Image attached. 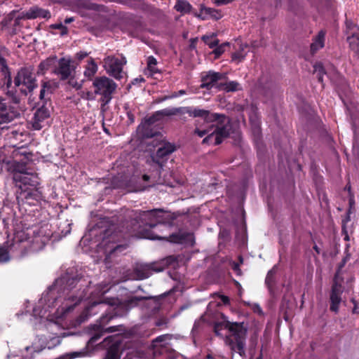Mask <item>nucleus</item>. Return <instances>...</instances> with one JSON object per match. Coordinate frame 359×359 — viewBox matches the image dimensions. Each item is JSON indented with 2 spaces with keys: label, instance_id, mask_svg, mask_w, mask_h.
Segmentation results:
<instances>
[{
  "label": "nucleus",
  "instance_id": "nucleus-1",
  "mask_svg": "<svg viewBox=\"0 0 359 359\" xmlns=\"http://www.w3.org/2000/svg\"><path fill=\"white\" fill-rule=\"evenodd\" d=\"M109 290V287L106 285L98 288L97 292L93 293L88 299L83 301L80 292L75 294V292H67L64 296L55 298L54 290L50 289L39 300L38 306L33 310V315L34 317L39 316L41 320L46 319L55 324H60V321L66 318L76 306L82 304L83 308L82 313L75 322L71 323L72 326L76 327L98 313L100 306L104 303L102 296Z\"/></svg>",
  "mask_w": 359,
  "mask_h": 359
},
{
  "label": "nucleus",
  "instance_id": "nucleus-2",
  "mask_svg": "<svg viewBox=\"0 0 359 359\" xmlns=\"http://www.w3.org/2000/svg\"><path fill=\"white\" fill-rule=\"evenodd\" d=\"M222 322L215 324V334L224 337L222 331L227 330L230 334L224 337L225 344L229 346L231 351L238 353L241 356L244 355L247 328L243 323L228 321L224 316H222Z\"/></svg>",
  "mask_w": 359,
  "mask_h": 359
},
{
  "label": "nucleus",
  "instance_id": "nucleus-3",
  "mask_svg": "<svg viewBox=\"0 0 359 359\" xmlns=\"http://www.w3.org/2000/svg\"><path fill=\"white\" fill-rule=\"evenodd\" d=\"M178 114H182V107L178 108H166L161 111H156L152 116L140 124L137 128V132L144 137H152L156 134L151 133L152 125L157 121L161 120L165 116H171Z\"/></svg>",
  "mask_w": 359,
  "mask_h": 359
},
{
  "label": "nucleus",
  "instance_id": "nucleus-4",
  "mask_svg": "<svg viewBox=\"0 0 359 359\" xmlns=\"http://www.w3.org/2000/svg\"><path fill=\"white\" fill-rule=\"evenodd\" d=\"M195 133L199 137H203L208 134V135L203 139V143L219 144L222 142V139L229 135V128L227 126L219 127L215 124H212L208 129L196 128Z\"/></svg>",
  "mask_w": 359,
  "mask_h": 359
},
{
  "label": "nucleus",
  "instance_id": "nucleus-5",
  "mask_svg": "<svg viewBox=\"0 0 359 359\" xmlns=\"http://www.w3.org/2000/svg\"><path fill=\"white\" fill-rule=\"evenodd\" d=\"M126 64V59L123 57L109 55L103 60V68L106 72L116 79H121L123 77V68Z\"/></svg>",
  "mask_w": 359,
  "mask_h": 359
},
{
  "label": "nucleus",
  "instance_id": "nucleus-6",
  "mask_svg": "<svg viewBox=\"0 0 359 359\" xmlns=\"http://www.w3.org/2000/svg\"><path fill=\"white\" fill-rule=\"evenodd\" d=\"M95 93L103 96L108 102L111 98V94L116 88V83L107 76H98L95 78L93 82Z\"/></svg>",
  "mask_w": 359,
  "mask_h": 359
},
{
  "label": "nucleus",
  "instance_id": "nucleus-7",
  "mask_svg": "<svg viewBox=\"0 0 359 359\" xmlns=\"http://www.w3.org/2000/svg\"><path fill=\"white\" fill-rule=\"evenodd\" d=\"M15 85L20 88V90L27 93L36 87L35 78L32 71L28 68L21 69L15 77Z\"/></svg>",
  "mask_w": 359,
  "mask_h": 359
},
{
  "label": "nucleus",
  "instance_id": "nucleus-8",
  "mask_svg": "<svg viewBox=\"0 0 359 359\" xmlns=\"http://www.w3.org/2000/svg\"><path fill=\"white\" fill-rule=\"evenodd\" d=\"M342 283L343 280L339 278V273H337L334 278V283L330 294V309L336 313L338 311L341 302V295L343 292Z\"/></svg>",
  "mask_w": 359,
  "mask_h": 359
},
{
  "label": "nucleus",
  "instance_id": "nucleus-9",
  "mask_svg": "<svg viewBox=\"0 0 359 359\" xmlns=\"http://www.w3.org/2000/svg\"><path fill=\"white\" fill-rule=\"evenodd\" d=\"M25 234L22 238V242L20 243V249L25 248L27 245L29 244L30 247V250L32 252H36L43 248L46 243L48 241V236H41L39 234L34 235L32 240L28 236V233L23 231Z\"/></svg>",
  "mask_w": 359,
  "mask_h": 359
},
{
  "label": "nucleus",
  "instance_id": "nucleus-10",
  "mask_svg": "<svg viewBox=\"0 0 359 359\" xmlns=\"http://www.w3.org/2000/svg\"><path fill=\"white\" fill-rule=\"evenodd\" d=\"M24 232H17L13 238V244L8 245L6 244L4 246L0 247V262H6L9 261V252L14 250H20V243L22 242V237L25 236Z\"/></svg>",
  "mask_w": 359,
  "mask_h": 359
},
{
  "label": "nucleus",
  "instance_id": "nucleus-11",
  "mask_svg": "<svg viewBox=\"0 0 359 359\" xmlns=\"http://www.w3.org/2000/svg\"><path fill=\"white\" fill-rule=\"evenodd\" d=\"M188 114L191 117H201L207 122L217 121L220 116L217 114H210L207 110L193 107H182V114Z\"/></svg>",
  "mask_w": 359,
  "mask_h": 359
},
{
  "label": "nucleus",
  "instance_id": "nucleus-12",
  "mask_svg": "<svg viewBox=\"0 0 359 359\" xmlns=\"http://www.w3.org/2000/svg\"><path fill=\"white\" fill-rule=\"evenodd\" d=\"M18 113L11 109V108L0 98V128H4L2 125L12 121L18 116Z\"/></svg>",
  "mask_w": 359,
  "mask_h": 359
},
{
  "label": "nucleus",
  "instance_id": "nucleus-13",
  "mask_svg": "<svg viewBox=\"0 0 359 359\" xmlns=\"http://www.w3.org/2000/svg\"><path fill=\"white\" fill-rule=\"evenodd\" d=\"M224 75L215 72H209L202 77L201 88H206L210 89L213 87L217 86L219 81L222 80Z\"/></svg>",
  "mask_w": 359,
  "mask_h": 359
},
{
  "label": "nucleus",
  "instance_id": "nucleus-14",
  "mask_svg": "<svg viewBox=\"0 0 359 359\" xmlns=\"http://www.w3.org/2000/svg\"><path fill=\"white\" fill-rule=\"evenodd\" d=\"M49 111L46 108L41 107L36 110L32 120V127L35 130L41 129L49 117Z\"/></svg>",
  "mask_w": 359,
  "mask_h": 359
},
{
  "label": "nucleus",
  "instance_id": "nucleus-15",
  "mask_svg": "<svg viewBox=\"0 0 359 359\" xmlns=\"http://www.w3.org/2000/svg\"><path fill=\"white\" fill-rule=\"evenodd\" d=\"M155 134L154 136L157 135L158 140L160 141L159 144L157 145L158 147L156 151V156L158 158H163L172 154L175 150V147L173 144L163 142L162 135Z\"/></svg>",
  "mask_w": 359,
  "mask_h": 359
},
{
  "label": "nucleus",
  "instance_id": "nucleus-16",
  "mask_svg": "<svg viewBox=\"0 0 359 359\" xmlns=\"http://www.w3.org/2000/svg\"><path fill=\"white\" fill-rule=\"evenodd\" d=\"M194 15L201 20H206L208 18L218 20L222 18V14L219 11L212 8L205 7L203 5L201 6L200 13H194Z\"/></svg>",
  "mask_w": 359,
  "mask_h": 359
},
{
  "label": "nucleus",
  "instance_id": "nucleus-17",
  "mask_svg": "<svg viewBox=\"0 0 359 359\" xmlns=\"http://www.w3.org/2000/svg\"><path fill=\"white\" fill-rule=\"evenodd\" d=\"M20 188L22 189V191L20 192V195L17 196V199L18 202L20 203V200H23L24 198L26 199L27 203L29 204H34V202L29 201V200H35L36 201H38L40 198V194L37 190L34 189H22L21 186H20Z\"/></svg>",
  "mask_w": 359,
  "mask_h": 359
},
{
  "label": "nucleus",
  "instance_id": "nucleus-18",
  "mask_svg": "<svg viewBox=\"0 0 359 359\" xmlns=\"http://www.w3.org/2000/svg\"><path fill=\"white\" fill-rule=\"evenodd\" d=\"M161 212L156 210H153L144 213L145 219H148L149 222H147L146 224L150 228H154L158 224L162 222L161 216Z\"/></svg>",
  "mask_w": 359,
  "mask_h": 359
},
{
  "label": "nucleus",
  "instance_id": "nucleus-19",
  "mask_svg": "<svg viewBox=\"0 0 359 359\" xmlns=\"http://www.w3.org/2000/svg\"><path fill=\"white\" fill-rule=\"evenodd\" d=\"M70 62L71 60L66 58H62L59 60L57 74L60 75L62 79H66L70 76L72 73Z\"/></svg>",
  "mask_w": 359,
  "mask_h": 359
},
{
  "label": "nucleus",
  "instance_id": "nucleus-20",
  "mask_svg": "<svg viewBox=\"0 0 359 359\" xmlns=\"http://www.w3.org/2000/svg\"><path fill=\"white\" fill-rule=\"evenodd\" d=\"M14 180L21 182L24 186L30 185L35 187L39 184L36 176L28 173L15 174Z\"/></svg>",
  "mask_w": 359,
  "mask_h": 359
},
{
  "label": "nucleus",
  "instance_id": "nucleus-21",
  "mask_svg": "<svg viewBox=\"0 0 359 359\" xmlns=\"http://www.w3.org/2000/svg\"><path fill=\"white\" fill-rule=\"evenodd\" d=\"M24 17L27 19H34L36 18H49L50 13L47 10L32 7L24 14Z\"/></svg>",
  "mask_w": 359,
  "mask_h": 359
},
{
  "label": "nucleus",
  "instance_id": "nucleus-22",
  "mask_svg": "<svg viewBox=\"0 0 359 359\" xmlns=\"http://www.w3.org/2000/svg\"><path fill=\"white\" fill-rule=\"evenodd\" d=\"M229 304V299L228 297L220 294H214L212 295V300L209 303L208 306V311H211L217 306L222 305H227Z\"/></svg>",
  "mask_w": 359,
  "mask_h": 359
},
{
  "label": "nucleus",
  "instance_id": "nucleus-23",
  "mask_svg": "<svg viewBox=\"0 0 359 359\" xmlns=\"http://www.w3.org/2000/svg\"><path fill=\"white\" fill-rule=\"evenodd\" d=\"M170 241L173 243L193 245L194 243V236L191 233H187L186 235H172L170 237Z\"/></svg>",
  "mask_w": 359,
  "mask_h": 359
},
{
  "label": "nucleus",
  "instance_id": "nucleus-24",
  "mask_svg": "<svg viewBox=\"0 0 359 359\" xmlns=\"http://www.w3.org/2000/svg\"><path fill=\"white\" fill-rule=\"evenodd\" d=\"M325 32L323 31L319 32L318 35L313 39V43L311 45V50L312 53L318 51L322 48L325 44Z\"/></svg>",
  "mask_w": 359,
  "mask_h": 359
},
{
  "label": "nucleus",
  "instance_id": "nucleus-25",
  "mask_svg": "<svg viewBox=\"0 0 359 359\" xmlns=\"http://www.w3.org/2000/svg\"><path fill=\"white\" fill-rule=\"evenodd\" d=\"M191 5L186 0H177L175 8L182 14L189 13L191 11Z\"/></svg>",
  "mask_w": 359,
  "mask_h": 359
},
{
  "label": "nucleus",
  "instance_id": "nucleus-26",
  "mask_svg": "<svg viewBox=\"0 0 359 359\" xmlns=\"http://www.w3.org/2000/svg\"><path fill=\"white\" fill-rule=\"evenodd\" d=\"M97 65L93 59H90V60H88L87 65L86 67L84 75L88 79H92V77L97 73Z\"/></svg>",
  "mask_w": 359,
  "mask_h": 359
},
{
  "label": "nucleus",
  "instance_id": "nucleus-27",
  "mask_svg": "<svg viewBox=\"0 0 359 359\" xmlns=\"http://www.w3.org/2000/svg\"><path fill=\"white\" fill-rule=\"evenodd\" d=\"M248 50V45L245 44L241 46L240 50L233 54L232 60L237 63L241 62L245 57Z\"/></svg>",
  "mask_w": 359,
  "mask_h": 359
},
{
  "label": "nucleus",
  "instance_id": "nucleus-28",
  "mask_svg": "<svg viewBox=\"0 0 359 359\" xmlns=\"http://www.w3.org/2000/svg\"><path fill=\"white\" fill-rule=\"evenodd\" d=\"M351 49L359 55V35H352L348 38Z\"/></svg>",
  "mask_w": 359,
  "mask_h": 359
},
{
  "label": "nucleus",
  "instance_id": "nucleus-29",
  "mask_svg": "<svg viewBox=\"0 0 359 359\" xmlns=\"http://www.w3.org/2000/svg\"><path fill=\"white\" fill-rule=\"evenodd\" d=\"M156 64H157V61L154 57L149 56L148 57V59H147V70H148V72H149V74L151 75L157 72V68L156 67Z\"/></svg>",
  "mask_w": 359,
  "mask_h": 359
},
{
  "label": "nucleus",
  "instance_id": "nucleus-30",
  "mask_svg": "<svg viewBox=\"0 0 359 359\" xmlns=\"http://www.w3.org/2000/svg\"><path fill=\"white\" fill-rule=\"evenodd\" d=\"M138 236L142 238H147V239H150V240L163 239V238L161 236L155 234L154 233L151 232L150 230H145V231L141 232Z\"/></svg>",
  "mask_w": 359,
  "mask_h": 359
},
{
  "label": "nucleus",
  "instance_id": "nucleus-31",
  "mask_svg": "<svg viewBox=\"0 0 359 359\" xmlns=\"http://www.w3.org/2000/svg\"><path fill=\"white\" fill-rule=\"evenodd\" d=\"M239 86H240V85L238 83H237L236 81H230V82L224 83L222 86V88L227 92H230V91H236V90H239L240 89Z\"/></svg>",
  "mask_w": 359,
  "mask_h": 359
},
{
  "label": "nucleus",
  "instance_id": "nucleus-32",
  "mask_svg": "<svg viewBox=\"0 0 359 359\" xmlns=\"http://www.w3.org/2000/svg\"><path fill=\"white\" fill-rule=\"evenodd\" d=\"M276 273V266H275L267 273L265 282L269 287H270L272 285V284L274 281V277H275Z\"/></svg>",
  "mask_w": 359,
  "mask_h": 359
},
{
  "label": "nucleus",
  "instance_id": "nucleus-33",
  "mask_svg": "<svg viewBox=\"0 0 359 359\" xmlns=\"http://www.w3.org/2000/svg\"><path fill=\"white\" fill-rule=\"evenodd\" d=\"M202 39L211 48L217 46L219 43V41L212 36H203Z\"/></svg>",
  "mask_w": 359,
  "mask_h": 359
},
{
  "label": "nucleus",
  "instance_id": "nucleus-34",
  "mask_svg": "<svg viewBox=\"0 0 359 359\" xmlns=\"http://www.w3.org/2000/svg\"><path fill=\"white\" fill-rule=\"evenodd\" d=\"M228 45V43H223L220 46H215V48L213 50V53L215 55V57H218L221 55L224 52L225 47Z\"/></svg>",
  "mask_w": 359,
  "mask_h": 359
},
{
  "label": "nucleus",
  "instance_id": "nucleus-35",
  "mask_svg": "<svg viewBox=\"0 0 359 359\" xmlns=\"http://www.w3.org/2000/svg\"><path fill=\"white\" fill-rule=\"evenodd\" d=\"M104 359H120V356L117 350L111 348Z\"/></svg>",
  "mask_w": 359,
  "mask_h": 359
},
{
  "label": "nucleus",
  "instance_id": "nucleus-36",
  "mask_svg": "<svg viewBox=\"0 0 359 359\" xmlns=\"http://www.w3.org/2000/svg\"><path fill=\"white\" fill-rule=\"evenodd\" d=\"M149 266L147 265H144V266H141V269L143 270V271H145L144 273H142V274H137V277L139 279H144V278H148L150 275H151V273L149 272Z\"/></svg>",
  "mask_w": 359,
  "mask_h": 359
},
{
  "label": "nucleus",
  "instance_id": "nucleus-37",
  "mask_svg": "<svg viewBox=\"0 0 359 359\" xmlns=\"http://www.w3.org/2000/svg\"><path fill=\"white\" fill-rule=\"evenodd\" d=\"M55 60V58H50L42 62H41L39 67L41 70L47 69H48L49 66L52 65L53 62H54Z\"/></svg>",
  "mask_w": 359,
  "mask_h": 359
},
{
  "label": "nucleus",
  "instance_id": "nucleus-38",
  "mask_svg": "<svg viewBox=\"0 0 359 359\" xmlns=\"http://www.w3.org/2000/svg\"><path fill=\"white\" fill-rule=\"evenodd\" d=\"M314 72H318V74H319L318 79H319V81H322L323 79H322L321 73L324 72V69H323V66L320 64L316 65L314 66Z\"/></svg>",
  "mask_w": 359,
  "mask_h": 359
},
{
  "label": "nucleus",
  "instance_id": "nucleus-39",
  "mask_svg": "<svg viewBox=\"0 0 359 359\" xmlns=\"http://www.w3.org/2000/svg\"><path fill=\"white\" fill-rule=\"evenodd\" d=\"M121 248H122V246H121V245H116V246L111 245V247L106 248L105 252L111 254L114 252L119 250Z\"/></svg>",
  "mask_w": 359,
  "mask_h": 359
},
{
  "label": "nucleus",
  "instance_id": "nucleus-40",
  "mask_svg": "<svg viewBox=\"0 0 359 359\" xmlns=\"http://www.w3.org/2000/svg\"><path fill=\"white\" fill-rule=\"evenodd\" d=\"M233 0H212V3L217 6L226 5L232 2Z\"/></svg>",
  "mask_w": 359,
  "mask_h": 359
},
{
  "label": "nucleus",
  "instance_id": "nucleus-41",
  "mask_svg": "<svg viewBox=\"0 0 359 359\" xmlns=\"http://www.w3.org/2000/svg\"><path fill=\"white\" fill-rule=\"evenodd\" d=\"M8 69L5 60L3 57H0V70L6 73Z\"/></svg>",
  "mask_w": 359,
  "mask_h": 359
},
{
  "label": "nucleus",
  "instance_id": "nucleus-42",
  "mask_svg": "<svg viewBox=\"0 0 359 359\" xmlns=\"http://www.w3.org/2000/svg\"><path fill=\"white\" fill-rule=\"evenodd\" d=\"M166 338H167L166 335H161V336H159V337H156L153 341L154 346H156V343L161 342V341H164Z\"/></svg>",
  "mask_w": 359,
  "mask_h": 359
},
{
  "label": "nucleus",
  "instance_id": "nucleus-43",
  "mask_svg": "<svg viewBox=\"0 0 359 359\" xmlns=\"http://www.w3.org/2000/svg\"><path fill=\"white\" fill-rule=\"evenodd\" d=\"M85 353L83 352H73L70 354L69 359H74L75 358L83 356Z\"/></svg>",
  "mask_w": 359,
  "mask_h": 359
},
{
  "label": "nucleus",
  "instance_id": "nucleus-44",
  "mask_svg": "<svg viewBox=\"0 0 359 359\" xmlns=\"http://www.w3.org/2000/svg\"><path fill=\"white\" fill-rule=\"evenodd\" d=\"M253 310L255 312L259 313V314H262V309L261 307L258 305V304H255L253 306Z\"/></svg>",
  "mask_w": 359,
  "mask_h": 359
},
{
  "label": "nucleus",
  "instance_id": "nucleus-45",
  "mask_svg": "<svg viewBox=\"0 0 359 359\" xmlns=\"http://www.w3.org/2000/svg\"><path fill=\"white\" fill-rule=\"evenodd\" d=\"M108 243H110V241H107V239L104 238L102 241V243L101 244V246L103 247L104 250L107 247H111Z\"/></svg>",
  "mask_w": 359,
  "mask_h": 359
},
{
  "label": "nucleus",
  "instance_id": "nucleus-46",
  "mask_svg": "<svg viewBox=\"0 0 359 359\" xmlns=\"http://www.w3.org/2000/svg\"><path fill=\"white\" fill-rule=\"evenodd\" d=\"M86 56H87V53H84V52H80V53H77V57L79 60H82V59L85 58Z\"/></svg>",
  "mask_w": 359,
  "mask_h": 359
},
{
  "label": "nucleus",
  "instance_id": "nucleus-47",
  "mask_svg": "<svg viewBox=\"0 0 359 359\" xmlns=\"http://www.w3.org/2000/svg\"><path fill=\"white\" fill-rule=\"evenodd\" d=\"M184 94H186V92L184 90H181L177 94L172 95L171 97H176L180 95H183Z\"/></svg>",
  "mask_w": 359,
  "mask_h": 359
},
{
  "label": "nucleus",
  "instance_id": "nucleus-48",
  "mask_svg": "<svg viewBox=\"0 0 359 359\" xmlns=\"http://www.w3.org/2000/svg\"><path fill=\"white\" fill-rule=\"evenodd\" d=\"M64 27V25L62 23H57L52 25V27L54 29H60Z\"/></svg>",
  "mask_w": 359,
  "mask_h": 359
},
{
  "label": "nucleus",
  "instance_id": "nucleus-49",
  "mask_svg": "<svg viewBox=\"0 0 359 359\" xmlns=\"http://www.w3.org/2000/svg\"><path fill=\"white\" fill-rule=\"evenodd\" d=\"M45 92H46V89H45V86H43V88L40 91V98L41 100H43L44 97Z\"/></svg>",
  "mask_w": 359,
  "mask_h": 359
},
{
  "label": "nucleus",
  "instance_id": "nucleus-50",
  "mask_svg": "<svg viewBox=\"0 0 359 359\" xmlns=\"http://www.w3.org/2000/svg\"><path fill=\"white\" fill-rule=\"evenodd\" d=\"M61 30V35H65L67 33V28L64 25V27L60 29Z\"/></svg>",
  "mask_w": 359,
  "mask_h": 359
},
{
  "label": "nucleus",
  "instance_id": "nucleus-51",
  "mask_svg": "<svg viewBox=\"0 0 359 359\" xmlns=\"http://www.w3.org/2000/svg\"><path fill=\"white\" fill-rule=\"evenodd\" d=\"M74 21V18H67L65 20V23H70Z\"/></svg>",
  "mask_w": 359,
  "mask_h": 359
},
{
  "label": "nucleus",
  "instance_id": "nucleus-52",
  "mask_svg": "<svg viewBox=\"0 0 359 359\" xmlns=\"http://www.w3.org/2000/svg\"><path fill=\"white\" fill-rule=\"evenodd\" d=\"M11 84V79L10 74L8 75V79H7V86L10 87Z\"/></svg>",
  "mask_w": 359,
  "mask_h": 359
},
{
  "label": "nucleus",
  "instance_id": "nucleus-53",
  "mask_svg": "<svg viewBox=\"0 0 359 359\" xmlns=\"http://www.w3.org/2000/svg\"><path fill=\"white\" fill-rule=\"evenodd\" d=\"M233 268L236 271H238L239 270V266L238 264L233 263Z\"/></svg>",
  "mask_w": 359,
  "mask_h": 359
},
{
  "label": "nucleus",
  "instance_id": "nucleus-54",
  "mask_svg": "<svg viewBox=\"0 0 359 359\" xmlns=\"http://www.w3.org/2000/svg\"><path fill=\"white\" fill-rule=\"evenodd\" d=\"M143 179H144V180L147 181L149 179V176L147 175H143Z\"/></svg>",
  "mask_w": 359,
  "mask_h": 359
},
{
  "label": "nucleus",
  "instance_id": "nucleus-55",
  "mask_svg": "<svg viewBox=\"0 0 359 359\" xmlns=\"http://www.w3.org/2000/svg\"><path fill=\"white\" fill-rule=\"evenodd\" d=\"M90 96H91V93H89V92H88V93H87V97H86V99H91Z\"/></svg>",
  "mask_w": 359,
  "mask_h": 359
},
{
  "label": "nucleus",
  "instance_id": "nucleus-56",
  "mask_svg": "<svg viewBox=\"0 0 359 359\" xmlns=\"http://www.w3.org/2000/svg\"><path fill=\"white\" fill-rule=\"evenodd\" d=\"M314 249L317 252V253H320V250H319L318 248L316 245L314 246Z\"/></svg>",
  "mask_w": 359,
  "mask_h": 359
},
{
  "label": "nucleus",
  "instance_id": "nucleus-57",
  "mask_svg": "<svg viewBox=\"0 0 359 359\" xmlns=\"http://www.w3.org/2000/svg\"><path fill=\"white\" fill-rule=\"evenodd\" d=\"M222 118L224 119L223 121L229 122L228 118H226L225 116H222Z\"/></svg>",
  "mask_w": 359,
  "mask_h": 359
},
{
  "label": "nucleus",
  "instance_id": "nucleus-58",
  "mask_svg": "<svg viewBox=\"0 0 359 359\" xmlns=\"http://www.w3.org/2000/svg\"><path fill=\"white\" fill-rule=\"evenodd\" d=\"M96 339H97V337H92V338H91L90 341H92L93 342H94Z\"/></svg>",
  "mask_w": 359,
  "mask_h": 359
},
{
  "label": "nucleus",
  "instance_id": "nucleus-59",
  "mask_svg": "<svg viewBox=\"0 0 359 359\" xmlns=\"http://www.w3.org/2000/svg\"><path fill=\"white\" fill-rule=\"evenodd\" d=\"M206 359H214V358L210 355H208Z\"/></svg>",
  "mask_w": 359,
  "mask_h": 359
},
{
  "label": "nucleus",
  "instance_id": "nucleus-60",
  "mask_svg": "<svg viewBox=\"0 0 359 359\" xmlns=\"http://www.w3.org/2000/svg\"><path fill=\"white\" fill-rule=\"evenodd\" d=\"M153 161H154V163H155L156 165H159L158 162H157V161L156 162V161H154V160H153Z\"/></svg>",
  "mask_w": 359,
  "mask_h": 359
},
{
  "label": "nucleus",
  "instance_id": "nucleus-61",
  "mask_svg": "<svg viewBox=\"0 0 359 359\" xmlns=\"http://www.w3.org/2000/svg\"><path fill=\"white\" fill-rule=\"evenodd\" d=\"M161 269H155V271H161Z\"/></svg>",
  "mask_w": 359,
  "mask_h": 359
},
{
  "label": "nucleus",
  "instance_id": "nucleus-62",
  "mask_svg": "<svg viewBox=\"0 0 359 359\" xmlns=\"http://www.w3.org/2000/svg\"><path fill=\"white\" fill-rule=\"evenodd\" d=\"M140 81H144V79H143V78H141V79H140Z\"/></svg>",
  "mask_w": 359,
  "mask_h": 359
},
{
  "label": "nucleus",
  "instance_id": "nucleus-63",
  "mask_svg": "<svg viewBox=\"0 0 359 359\" xmlns=\"http://www.w3.org/2000/svg\"><path fill=\"white\" fill-rule=\"evenodd\" d=\"M257 359H262V357H261V356H259V357H258Z\"/></svg>",
  "mask_w": 359,
  "mask_h": 359
},
{
  "label": "nucleus",
  "instance_id": "nucleus-64",
  "mask_svg": "<svg viewBox=\"0 0 359 359\" xmlns=\"http://www.w3.org/2000/svg\"><path fill=\"white\" fill-rule=\"evenodd\" d=\"M0 57H2L0 55Z\"/></svg>",
  "mask_w": 359,
  "mask_h": 359
}]
</instances>
